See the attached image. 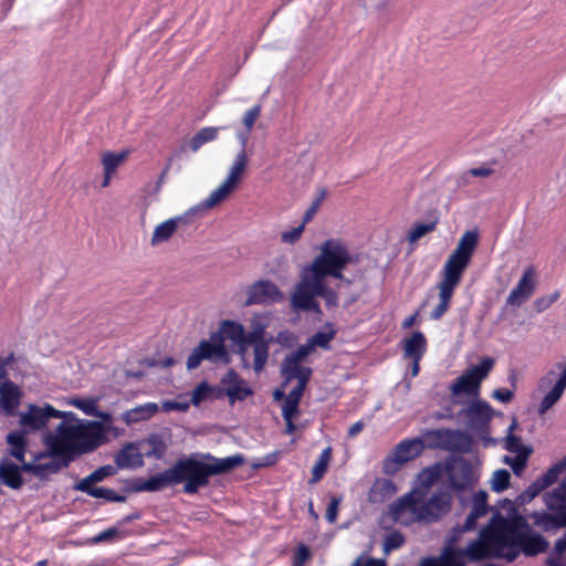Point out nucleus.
Returning <instances> with one entry per match:
<instances>
[{
    "instance_id": "nucleus-46",
    "label": "nucleus",
    "mask_w": 566,
    "mask_h": 566,
    "mask_svg": "<svg viewBox=\"0 0 566 566\" xmlns=\"http://www.w3.org/2000/svg\"><path fill=\"white\" fill-rule=\"evenodd\" d=\"M126 159V153H111L107 151L102 157L104 171L115 172L117 167Z\"/></svg>"
},
{
    "instance_id": "nucleus-32",
    "label": "nucleus",
    "mask_w": 566,
    "mask_h": 566,
    "mask_svg": "<svg viewBox=\"0 0 566 566\" xmlns=\"http://www.w3.org/2000/svg\"><path fill=\"white\" fill-rule=\"evenodd\" d=\"M158 412V406L155 402H147L142 406H137L130 410L125 411L122 415V419L126 424L136 423L143 420L150 419Z\"/></svg>"
},
{
    "instance_id": "nucleus-54",
    "label": "nucleus",
    "mask_w": 566,
    "mask_h": 566,
    "mask_svg": "<svg viewBox=\"0 0 566 566\" xmlns=\"http://www.w3.org/2000/svg\"><path fill=\"white\" fill-rule=\"evenodd\" d=\"M326 197L327 190L325 188L319 189L316 198L312 201L311 206L307 208L303 216L304 223H308L314 218Z\"/></svg>"
},
{
    "instance_id": "nucleus-40",
    "label": "nucleus",
    "mask_w": 566,
    "mask_h": 566,
    "mask_svg": "<svg viewBox=\"0 0 566 566\" xmlns=\"http://www.w3.org/2000/svg\"><path fill=\"white\" fill-rule=\"evenodd\" d=\"M7 442L10 444V455L15 458L19 462L24 461L27 441L23 432H10L7 436Z\"/></svg>"
},
{
    "instance_id": "nucleus-1",
    "label": "nucleus",
    "mask_w": 566,
    "mask_h": 566,
    "mask_svg": "<svg viewBox=\"0 0 566 566\" xmlns=\"http://www.w3.org/2000/svg\"><path fill=\"white\" fill-rule=\"evenodd\" d=\"M243 463L242 454L217 458L211 453H192L178 459L171 467L176 485L184 483L186 494H196L209 484L211 476L228 473Z\"/></svg>"
},
{
    "instance_id": "nucleus-26",
    "label": "nucleus",
    "mask_w": 566,
    "mask_h": 566,
    "mask_svg": "<svg viewBox=\"0 0 566 566\" xmlns=\"http://www.w3.org/2000/svg\"><path fill=\"white\" fill-rule=\"evenodd\" d=\"M403 357L422 359L427 352L428 342L424 334L420 331H415L409 337L401 340Z\"/></svg>"
},
{
    "instance_id": "nucleus-58",
    "label": "nucleus",
    "mask_w": 566,
    "mask_h": 566,
    "mask_svg": "<svg viewBox=\"0 0 566 566\" xmlns=\"http://www.w3.org/2000/svg\"><path fill=\"white\" fill-rule=\"evenodd\" d=\"M72 405L76 407L77 409L82 410L86 416H92L97 411V400L94 398H85V399H74L72 401Z\"/></svg>"
},
{
    "instance_id": "nucleus-53",
    "label": "nucleus",
    "mask_w": 566,
    "mask_h": 566,
    "mask_svg": "<svg viewBox=\"0 0 566 566\" xmlns=\"http://www.w3.org/2000/svg\"><path fill=\"white\" fill-rule=\"evenodd\" d=\"M213 391V387L207 381H201L196 386L191 394V403L199 406L202 401L208 399Z\"/></svg>"
},
{
    "instance_id": "nucleus-60",
    "label": "nucleus",
    "mask_w": 566,
    "mask_h": 566,
    "mask_svg": "<svg viewBox=\"0 0 566 566\" xmlns=\"http://www.w3.org/2000/svg\"><path fill=\"white\" fill-rule=\"evenodd\" d=\"M403 543H405V537L401 533L391 532L385 538L384 551L390 552L394 549H398L399 547H401L403 545Z\"/></svg>"
},
{
    "instance_id": "nucleus-36",
    "label": "nucleus",
    "mask_w": 566,
    "mask_h": 566,
    "mask_svg": "<svg viewBox=\"0 0 566 566\" xmlns=\"http://www.w3.org/2000/svg\"><path fill=\"white\" fill-rule=\"evenodd\" d=\"M181 221H182V218L177 217V218H170V219L159 223L153 232L151 240H150L151 244L157 245V244L168 241L174 235V233L176 232V230Z\"/></svg>"
},
{
    "instance_id": "nucleus-29",
    "label": "nucleus",
    "mask_w": 566,
    "mask_h": 566,
    "mask_svg": "<svg viewBox=\"0 0 566 566\" xmlns=\"http://www.w3.org/2000/svg\"><path fill=\"white\" fill-rule=\"evenodd\" d=\"M396 493L397 488L391 480L378 478L373 482L368 491V501L370 503H384Z\"/></svg>"
},
{
    "instance_id": "nucleus-19",
    "label": "nucleus",
    "mask_w": 566,
    "mask_h": 566,
    "mask_svg": "<svg viewBox=\"0 0 566 566\" xmlns=\"http://www.w3.org/2000/svg\"><path fill=\"white\" fill-rule=\"evenodd\" d=\"M450 486L454 491H465L472 489L476 482L475 474L471 463L467 460H460L449 470Z\"/></svg>"
},
{
    "instance_id": "nucleus-57",
    "label": "nucleus",
    "mask_w": 566,
    "mask_h": 566,
    "mask_svg": "<svg viewBox=\"0 0 566 566\" xmlns=\"http://www.w3.org/2000/svg\"><path fill=\"white\" fill-rule=\"evenodd\" d=\"M488 496L486 491L480 490L476 492L473 496L471 511L479 513L482 516L486 515L489 512Z\"/></svg>"
},
{
    "instance_id": "nucleus-64",
    "label": "nucleus",
    "mask_w": 566,
    "mask_h": 566,
    "mask_svg": "<svg viewBox=\"0 0 566 566\" xmlns=\"http://www.w3.org/2000/svg\"><path fill=\"white\" fill-rule=\"evenodd\" d=\"M494 174V169H492L491 167H486V166H481V167H475V168H470L469 170H467L463 175H462V179L465 180V178L468 176L470 177H476V178H488L490 177L491 175Z\"/></svg>"
},
{
    "instance_id": "nucleus-25",
    "label": "nucleus",
    "mask_w": 566,
    "mask_h": 566,
    "mask_svg": "<svg viewBox=\"0 0 566 566\" xmlns=\"http://www.w3.org/2000/svg\"><path fill=\"white\" fill-rule=\"evenodd\" d=\"M169 485H176L172 467L146 480L139 479L135 484V490L139 492H157Z\"/></svg>"
},
{
    "instance_id": "nucleus-15",
    "label": "nucleus",
    "mask_w": 566,
    "mask_h": 566,
    "mask_svg": "<svg viewBox=\"0 0 566 566\" xmlns=\"http://www.w3.org/2000/svg\"><path fill=\"white\" fill-rule=\"evenodd\" d=\"M282 292L277 285L270 280H259L247 289L245 306L255 304H271L281 301Z\"/></svg>"
},
{
    "instance_id": "nucleus-42",
    "label": "nucleus",
    "mask_w": 566,
    "mask_h": 566,
    "mask_svg": "<svg viewBox=\"0 0 566 566\" xmlns=\"http://www.w3.org/2000/svg\"><path fill=\"white\" fill-rule=\"evenodd\" d=\"M441 470L439 465L424 468L418 475L419 488L416 490L428 493L429 489L439 480Z\"/></svg>"
},
{
    "instance_id": "nucleus-43",
    "label": "nucleus",
    "mask_w": 566,
    "mask_h": 566,
    "mask_svg": "<svg viewBox=\"0 0 566 566\" xmlns=\"http://www.w3.org/2000/svg\"><path fill=\"white\" fill-rule=\"evenodd\" d=\"M517 422L514 419L511 426L509 427V434L505 439V449L511 453H523V452H530L532 453V449L524 446L522 443V439L518 436H515L513 433V430L516 428Z\"/></svg>"
},
{
    "instance_id": "nucleus-6",
    "label": "nucleus",
    "mask_w": 566,
    "mask_h": 566,
    "mask_svg": "<svg viewBox=\"0 0 566 566\" xmlns=\"http://www.w3.org/2000/svg\"><path fill=\"white\" fill-rule=\"evenodd\" d=\"M467 557L471 560L485 558L505 559V539L503 517L493 521L480 531L479 538L471 542L464 549Z\"/></svg>"
},
{
    "instance_id": "nucleus-7",
    "label": "nucleus",
    "mask_w": 566,
    "mask_h": 566,
    "mask_svg": "<svg viewBox=\"0 0 566 566\" xmlns=\"http://www.w3.org/2000/svg\"><path fill=\"white\" fill-rule=\"evenodd\" d=\"M319 250V254L310 265L336 280H343L344 269L354 261L347 247L340 240L328 239L322 243Z\"/></svg>"
},
{
    "instance_id": "nucleus-28",
    "label": "nucleus",
    "mask_w": 566,
    "mask_h": 566,
    "mask_svg": "<svg viewBox=\"0 0 566 566\" xmlns=\"http://www.w3.org/2000/svg\"><path fill=\"white\" fill-rule=\"evenodd\" d=\"M0 481L13 490H19L23 485L21 469L8 458L0 460Z\"/></svg>"
},
{
    "instance_id": "nucleus-34",
    "label": "nucleus",
    "mask_w": 566,
    "mask_h": 566,
    "mask_svg": "<svg viewBox=\"0 0 566 566\" xmlns=\"http://www.w3.org/2000/svg\"><path fill=\"white\" fill-rule=\"evenodd\" d=\"M544 501L549 511L566 512V476L557 488L545 493Z\"/></svg>"
},
{
    "instance_id": "nucleus-38",
    "label": "nucleus",
    "mask_w": 566,
    "mask_h": 566,
    "mask_svg": "<svg viewBox=\"0 0 566 566\" xmlns=\"http://www.w3.org/2000/svg\"><path fill=\"white\" fill-rule=\"evenodd\" d=\"M248 165V156L244 149H242L238 155L235 156V159L229 170V174L226 178V182L232 187L233 189L237 188V186L240 184L243 172Z\"/></svg>"
},
{
    "instance_id": "nucleus-37",
    "label": "nucleus",
    "mask_w": 566,
    "mask_h": 566,
    "mask_svg": "<svg viewBox=\"0 0 566 566\" xmlns=\"http://www.w3.org/2000/svg\"><path fill=\"white\" fill-rule=\"evenodd\" d=\"M0 396L2 407L8 412H12L19 406L21 392L19 387L12 381H4L1 384Z\"/></svg>"
},
{
    "instance_id": "nucleus-4",
    "label": "nucleus",
    "mask_w": 566,
    "mask_h": 566,
    "mask_svg": "<svg viewBox=\"0 0 566 566\" xmlns=\"http://www.w3.org/2000/svg\"><path fill=\"white\" fill-rule=\"evenodd\" d=\"M427 493L421 490L399 497L390 507L391 515L398 520L403 513H411L417 521H437L450 507L448 495L438 493L426 500Z\"/></svg>"
},
{
    "instance_id": "nucleus-14",
    "label": "nucleus",
    "mask_w": 566,
    "mask_h": 566,
    "mask_svg": "<svg viewBox=\"0 0 566 566\" xmlns=\"http://www.w3.org/2000/svg\"><path fill=\"white\" fill-rule=\"evenodd\" d=\"M564 471H566V454L558 462L554 463L544 474L538 476L531 485H528L516 497V502L520 505L530 503L542 491L553 485Z\"/></svg>"
},
{
    "instance_id": "nucleus-45",
    "label": "nucleus",
    "mask_w": 566,
    "mask_h": 566,
    "mask_svg": "<svg viewBox=\"0 0 566 566\" xmlns=\"http://www.w3.org/2000/svg\"><path fill=\"white\" fill-rule=\"evenodd\" d=\"M437 222H430V223H421L417 222L413 224V227L408 232L407 239L410 243H415L418 240H420L426 234L432 232L436 229Z\"/></svg>"
},
{
    "instance_id": "nucleus-56",
    "label": "nucleus",
    "mask_w": 566,
    "mask_h": 566,
    "mask_svg": "<svg viewBox=\"0 0 566 566\" xmlns=\"http://www.w3.org/2000/svg\"><path fill=\"white\" fill-rule=\"evenodd\" d=\"M480 517H482L481 514L470 511L469 515L464 521V524L462 526L453 528L454 534L451 536L450 541L455 542L458 535L474 530L476 526V522Z\"/></svg>"
},
{
    "instance_id": "nucleus-18",
    "label": "nucleus",
    "mask_w": 566,
    "mask_h": 566,
    "mask_svg": "<svg viewBox=\"0 0 566 566\" xmlns=\"http://www.w3.org/2000/svg\"><path fill=\"white\" fill-rule=\"evenodd\" d=\"M291 307L295 311L313 312L321 314L319 303L310 290L306 279L300 280L291 295Z\"/></svg>"
},
{
    "instance_id": "nucleus-9",
    "label": "nucleus",
    "mask_w": 566,
    "mask_h": 566,
    "mask_svg": "<svg viewBox=\"0 0 566 566\" xmlns=\"http://www.w3.org/2000/svg\"><path fill=\"white\" fill-rule=\"evenodd\" d=\"M203 360H209L213 364L230 363V355L222 333H211L209 339L200 340L187 358V368L189 370L196 369Z\"/></svg>"
},
{
    "instance_id": "nucleus-30",
    "label": "nucleus",
    "mask_w": 566,
    "mask_h": 566,
    "mask_svg": "<svg viewBox=\"0 0 566 566\" xmlns=\"http://www.w3.org/2000/svg\"><path fill=\"white\" fill-rule=\"evenodd\" d=\"M297 385L289 392L282 405V417H296L298 415V405L306 389L308 381L296 379Z\"/></svg>"
},
{
    "instance_id": "nucleus-52",
    "label": "nucleus",
    "mask_w": 566,
    "mask_h": 566,
    "mask_svg": "<svg viewBox=\"0 0 566 566\" xmlns=\"http://www.w3.org/2000/svg\"><path fill=\"white\" fill-rule=\"evenodd\" d=\"M531 454L532 453H530V452H523V453L515 454V457H513V458L505 457V463H507L511 467L514 474L521 475L526 468L527 460Z\"/></svg>"
},
{
    "instance_id": "nucleus-12",
    "label": "nucleus",
    "mask_w": 566,
    "mask_h": 566,
    "mask_svg": "<svg viewBox=\"0 0 566 566\" xmlns=\"http://www.w3.org/2000/svg\"><path fill=\"white\" fill-rule=\"evenodd\" d=\"M50 418L75 420L72 411H60L45 403L43 407L30 405L28 410L20 416V424L27 431H35L46 427Z\"/></svg>"
},
{
    "instance_id": "nucleus-49",
    "label": "nucleus",
    "mask_w": 566,
    "mask_h": 566,
    "mask_svg": "<svg viewBox=\"0 0 566 566\" xmlns=\"http://www.w3.org/2000/svg\"><path fill=\"white\" fill-rule=\"evenodd\" d=\"M326 326L332 327V324ZM336 331L331 328L328 332H317L308 338L314 347H321L324 349L329 348V343L334 339Z\"/></svg>"
},
{
    "instance_id": "nucleus-50",
    "label": "nucleus",
    "mask_w": 566,
    "mask_h": 566,
    "mask_svg": "<svg viewBox=\"0 0 566 566\" xmlns=\"http://www.w3.org/2000/svg\"><path fill=\"white\" fill-rule=\"evenodd\" d=\"M85 493L92 497L104 499L108 502H124L126 500V497L124 495L117 494L114 490L106 489V488H99V486L95 488L93 490H90Z\"/></svg>"
},
{
    "instance_id": "nucleus-11",
    "label": "nucleus",
    "mask_w": 566,
    "mask_h": 566,
    "mask_svg": "<svg viewBox=\"0 0 566 566\" xmlns=\"http://www.w3.org/2000/svg\"><path fill=\"white\" fill-rule=\"evenodd\" d=\"M493 366V358H482L479 365L471 367L455 379L451 385V392L453 395H478L482 380L488 377Z\"/></svg>"
},
{
    "instance_id": "nucleus-17",
    "label": "nucleus",
    "mask_w": 566,
    "mask_h": 566,
    "mask_svg": "<svg viewBox=\"0 0 566 566\" xmlns=\"http://www.w3.org/2000/svg\"><path fill=\"white\" fill-rule=\"evenodd\" d=\"M468 426L476 431L484 432L493 418L494 411L489 402L484 400L472 401L464 410Z\"/></svg>"
},
{
    "instance_id": "nucleus-27",
    "label": "nucleus",
    "mask_w": 566,
    "mask_h": 566,
    "mask_svg": "<svg viewBox=\"0 0 566 566\" xmlns=\"http://www.w3.org/2000/svg\"><path fill=\"white\" fill-rule=\"evenodd\" d=\"M547 512H534L530 515L533 524L541 527L544 531L557 530L566 527V512L551 511Z\"/></svg>"
},
{
    "instance_id": "nucleus-10",
    "label": "nucleus",
    "mask_w": 566,
    "mask_h": 566,
    "mask_svg": "<svg viewBox=\"0 0 566 566\" xmlns=\"http://www.w3.org/2000/svg\"><path fill=\"white\" fill-rule=\"evenodd\" d=\"M315 350V347L307 342L301 345L295 352L286 355L281 363V376L284 379L283 386L294 379L310 381L313 370L303 366L302 363Z\"/></svg>"
},
{
    "instance_id": "nucleus-5",
    "label": "nucleus",
    "mask_w": 566,
    "mask_h": 566,
    "mask_svg": "<svg viewBox=\"0 0 566 566\" xmlns=\"http://www.w3.org/2000/svg\"><path fill=\"white\" fill-rule=\"evenodd\" d=\"M503 527L505 560L509 563L514 562L521 553L526 556H536L548 547V542L542 535L531 533L525 522L503 518Z\"/></svg>"
},
{
    "instance_id": "nucleus-39",
    "label": "nucleus",
    "mask_w": 566,
    "mask_h": 566,
    "mask_svg": "<svg viewBox=\"0 0 566 566\" xmlns=\"http://www.w3.org/2000/svg\"><path fill=\"white\" fill-rule=\"evenodd\" d=\"M453 542L450 541V544ZM467 554L464 551L455 549L451 545H448L438 556L441 566H467L464 558Z\"/></svg>"
},
{
    "instance_id": "nucleus-35",
    "label": "nucleus",
    "mask_w": 566,
    "mask_h": 566,
    "mask_svg": "<svg viewBox=\"0 0 566 566\" xmlns=\"http://www.w3.org/2000/svg\"><path fill=\"white\" fill-rule=\"evenodd\" d=\"M115 463L118 468H137L143 464L142 455L133 443L123 447L115 457Z\"/></svg>"
},
{
    "instance_id": "nucleus-61",
    "label": "nucleus",
    "mask_w": 566,
    "mask_h": 566,
    "mask_svg": "<svg viewBox=\"0 0 566 566\" xmlns=\"http://www.w3.org/2000/svg\"><path fill=\"white\" fill-rule=\"evenodd\" d=\"M305 224L306 223H304V221H302V223L300 226L293 228L292 230L282 232L281 241L283 243H289V244L296 243L301 239V237L304 232Z\"/></svg>"
},
{
    "instance_id": "nucleus-16",
    "label": "nucleus",
    "mask_w": 566,
    "mask_h": 566,
    "mask_svg": "<svg viewBox=\"0 0 566 566\" xmlns=\"http://www.w3.org/2000/svg\"><path fill=\"white\" fill-rule=\"evenodd\" d=\"M44 444L48 449V454L52 457L53 460L45 463H38L36 476L40 479H46L49 475L57 473L63 468H67L73 462L72 458L66 453L55 451L57 444L51 433L44 437Z\"/></svg>"
},
{
    "instance_id": "nucleus-13",
    "label": "nucleus",
    "mask_w": 566,
    "mask_h": 566,
    "mask_svg": "<svg viewBox=\"0 0 566 566\" xmlns=\"http://www.w3.org/2000/svg\"><path fill=\"white\" fill-rule=\"evenodd\" d=\"M424 449L421 438L405 439L400 441L392 452L387 455L382 462V471L385 474H394L399 465L405 464L419 457Z\"/></svg>"
},
{
    "instance_id": "nucleus-44",
    "label": "nucleus",
    "mask_w": 566,
    "mask_h": 566,
    "mask_svg": "<svg viewBox=\"0 0 566 566\" xmlns=\"http://www.w3.org/2000/svg\"><path fill=\"white\" fill-rule=\"evenodd\" d=\"M218 136V128L216 127H203L190 139V148L192 151H197L205 144L212 142Z\"/></svg>"
},
{
    "instance_id": "nucleus-51",
    "label": "nucleus",
    "mask_w": 566,
    "mask_h": 566,
    "mask_svg": "<svg viewBox=\"0 0 566 566\" xmlns=\"http://www.w3.org/2000/svg\"><path fill=\"white\" fill-rule=\"evenodd\" d=\"M511 474L505 469H499L492 476V490L503 492L510 486Z\"/></svg>"
},
{
    "instance_id": "nucleus-20",
    "label": "nucleus",
    "mask_w": 566,
    "mask_h": 566,
    "mask_svg": "<svg viewBox=\"0 0 566 566\" xmlns=\"http://www.w3.org/2000/svg\"><path fill=\"white\" fill-rule=\"evenodd\" d=\"M221 385L224 388L230 401L244 400L253 394L245 381L234 369H229L221 378Z\"/></svg>"
},
{
    "instance_id": "nucleus-63",
    "label": "nucleus",
    "mask_w": 566,
    "mask_h": 566,
    "mask_svg": "<svg viewBox=\"0 0 566 566\" xmlns=\"http://www.w3.org/2000/svg\"><path fill=\"white\" fill-rule=\"evenodd\" d=\"M261 109H262L261 105L258 104L244 113L242 123L248 132H251V129L253 128L256 119L259 118V116L261 114Z\"/></svg>"
},
{
    "instance_id": "nucleus-8",
    "label": "nucleus",
    "mask_w": 566,
    "mask_h": 566,
    "mask_svg": "<svg viewBox=\"0 0 566 566\" xmlns=\"http://www.w3.org/2000/svg\"><path fill=\"white\" fill-rule=\"evenodd\" d=\"M269 317L264 314H255L250 319V331L247 332L248 346L253 349V369L260 373L264 369L269 355L270 346L274 338L266 335Z\"/></svg>"
},
{
    "instance_id": "nucleus-47",
    "label": "nucleus",
    "mask_w": 566,
    "mask_h": 566,
    "mask_svg": "<svg viewBox=\"0 0 566 566\" xmlns=\"http://www.w3.org/2000/svg\"><path fill=\"white\" fill-rule=\"evenodd\" d=\"M234 189L223 181L206 200L207 207H213L223 201Z\"/></svg>"
},
{
    "instance_id": "nucleus-23",
    "label": "nucleus",
    "mask_w": 566,
    "mask_h": 566,
    "mask_svg": "<svg viewBox=\"0 0 566 566\" xmlns=\"http://www.w3.org/2000/svg\"><path fill=\"white\" fill-rule=\"evenodd\" d=\"M555 368L560 371L559 377L553 388L544 396L541 403L538 405V413L545 415L554 405L562 398L566 389V363L556 364Z\"/></svg>"
},
{
    "instance_id": "nucleus-33",
    "label": "nucleus",
    "mask_w": 566,
    "mask_h": 566,
    "mask_svg": "<svg viewBox=\"0 0 566 566\" xmlns=\"http://www.w3.org/2000/svg\"><path fill=\"white\" fill-rule=\"evenodd\" d=\"M115 473H116V469L113 465H111V464L99 467L98 469L93 471L90 475H87L86 478L82 479L74 486V489L76 491H81V492L85 493V492L96 488V486H93L94 483L101 482L105 478L114 475Z\"/></svg>"
},
{
    "instance_id": "nucleus-55",
    "label": "nucleus",
    "mask_w": 566,
    "mask_h": 566,
    "mask_svg": "<svg viewBox=\"0 0 566 566\" xmlns=\"http://www.w3.org/2000/svg\"><path fill=\"white\" fill-rule=\"evenodd\" d=\"M480 517H482L481 514L470 511L469 515L464 521V524L462 526L453 528L454 534L451 536L450 541L455 542L458 535L474 530L476 526V522Z\"/></svg>"
},
{
    "instance_id": "nucleus-62",
    "label": "nucleus",
    "mask_w": 566,
    "mask_h": 566,
    "mask_svg": "<svg viewBox=\"0 0 566 566\" xmlns=\"http://www.w3.org/2000/svg\"><path fill=\"white\" fill-rule=\"evenodd\" d=\"M559 296L560 293L558 291H555L549 295L538 297L535 301L534 306L537 312H544L547 308H549L559 298Z\"/></svg>"
},
{
    "instance_id": "nucleus-41",
    "label": "nucleus",
    "mask_w": 566,
    "mask_h": 566,
    "mask_svg": "<svg viewBox=\"0 0 566 566\" xmlns=\"http://www.w3.org/2000/svg\"><path fill=\"white\" fill-rule=\"evenodd\" d=\"M331 459H332V448L327 447L321 452L318 459L316 460L315 464L313 465L312 478L310 480L311 484L318 483L323 479L324 474L326 473V471L328 469Z\"/></svg>"
},
{
    "instance_id": "nucleus-59",
    "label": "nucleus",
    "mask_w": 566,
    "mask_h": 566,
    "mask_svg": "<svg viewBox=\"0 0 566 566\" xmlns=\"http://www.w3.org/2000/svg\"><path fill=\"white\" fill-rule=\"evenodd\" d=\"M312 557L310 547L305 544H300L293 555L292 566H304Z\"/></svg>"
},
{
    "instance_id": "nucleus-24",
    "label": "nucleus",
    "mask_w": 566,
    "mask_h": 566,
    "mask_svg": "<svg viewBox=\"0 0 566 566\" xmlns=\"http://www.w3.org/2000/svg\"><path fill=\"white\" fill-rule=\"evenodd\" d=\"M217 333H222L224 339H230L233 344H235L238 346L239 354H245L249 346L247 339V331L241 323L231 319L222 321L220 324V329Z\"/></svg>"
},
{
    "instance_id": "nucleus-48",
    "label": "nucleus",
    "mask_w": 566,
    "mask_h": 566,
    "mask_svg": "<svg viewBox=\"0 0 566 566\" xmlns=\"http://www.w3.org/2000/svg\"><path fill=\"white\" fill-rule=\"evenodd\" d=\"M125 536H126V533L124 531H120L118 527L114 526V527H109V528L101 532L99 534L95 535L94 537L90 538L88 543L95 545V544H99L102 542L113 541L115 538L122 539V538H125Z\"/></svg>"
},
{
    "instance_id": "nucleus-31",
    "label": "nucleus",
    "mask_w": 566,
    "mask_h": 566,
    "mask_svg": "<svg viewBox=\"0 0 566 566\" xmlns=\"http://www.w3.org/2000/svg\"><path fill=\"white\" fill-rule=\"evenodd\" d=\"M328 275L324 274L323 272L313 269L311 265L304 268L301 277L307 280V284L310 286V290L314 294V296H322L327 289L329 287L325 279Z\"/></svg>"
},
{
    "instance_id": "nucleus-22",
    "label": "nucleus",
    "mask_w": 566,
    "mask_h": 566,
    "mask_svg": "<svg viewBox=\"0 0 566 566\" xmlns=\"http://www.w3.org/2000/svg\"><path fill=\"white\" fill-rule=\"evenodd\" d=\"M434 434L443 442L444 447L454 452H469L472 447L471 437L460 430H437Z\"/></svg>"
},
{
    "instance_id": "nucleus-2",
    "label": "nucleus",
    "mask_w": 566,
    "mask_h": 566,
    "mask_svg": "<svg viewBox=\"0 0 566 566\" xmlns=\"http://www.w3.org/2000/svg\"><path fill=\"white\" fill-rule=\"evenodd\" d=\"M478 245V230L465 231L460 238L453 252L447 259L441 270V280L437 284V289L439 291V303L430 313L431 319H441L450 308L454 292L461 283L463 274L470 265Z\"/></svg>"
},
{
    "instance_id": "nucleus-3",
    "label": "nucleus",
    "mask_w": 566,
    "mask_h": 566,
    "mask_svg": "<svg viewBox=\"0 0 566 566\" xmlns=\"http://www.w3.org/2000/svg\"><path fill=\"white\" fill-rule=\"evenodd\" d=\"M104 424L96 420H63L55 432H50L55 439L56 452H64L72 461L92 453L108 442L104 436Z\"/></svg>"
},
{
    "instance_id": "nucleus-21",
    "label": "nucleus",
    "mask_w": 566,
    "mask_h": 566,
    "mask_svg": "<svg viewBox=\"0 0 566 566\" xmlns=\"http://www.w3.org/2000/svg\"><path fill=\"white\" fill-rule=\"evenodd\" d=\"M534 276V268H527L524 271L516 286L510 292L506 300L507 304L520 305L522 302L526 301L533 294L535 290Z\"/></svg>"
}]
</instances>
